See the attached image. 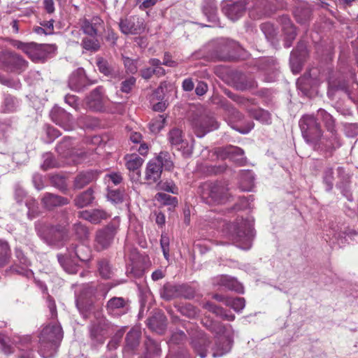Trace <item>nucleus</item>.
Here are the masks:
<instances>
[{"instance_id": "f257e3e1", "label": "nucleus", "mask_w": 358, "mask_h": 358, "mask_svg": "<svg viewBox=\"0 0 358 358\" xmlns=\"http://www.w3.org/2000/svg\"><path fill=\"white\" fill-rule=\"evenodd\" d=\"M69 215L68 210L64 209L56 214V224L37 222L35 224L37 235L48 245L62 247L69 236Z\"/></svg>"}, {"instance_id": "f03ea898", "label": "nucleus", "mask_w": 358, "mask_h": 358, "mask_svg": "<svg viewBox=\"0 0 358 358\" xmlns=\"http://www.w3.org/2000/svg\"><path fill=\"white\" fill-rule=\"evenodd\" d=\"M63 338L60 325L45 326L39 335L38 352L43 358H52L57 353Z\"/></svg>"}, {"instance_id": "7ed1b4c3", "label": "nucleus", "mask_w": 358, "mask_h": 358, "mask_svg": "<svg viewBox=\"0 0 358 358\" xmlns=\"http://www.w3.org/2000/svg\"><path fill=\"white\" fill-rule=\"evenodd\" d=\"M57 259L64 270L70 274L78 271V262H87L91 259V250L83 244L71 245L66 254H58Z\"/></svg>"}, {"instance_id": "20e7f679", "label": "nucleus", "mask_w": 358, "mask_h": 358, "mask_svg": "<svg viewBox=\"0 0 358 358\" xmlns=\"http://www.w3.org/2000/svg\"><path fill=\"white\" fill-rule=\"evenodd\" d=\"M201 197L208 205L224 204L229 201L231 194L226 182L216 181L201 187Z\"/></svg>"}, {"instance_id": "39448f33", "label": "nucleus", "mask_w": 358, "mask_h": 358, "mask_svg": "<svg viewBox=\"0 0 358 358\" xmlns=\"http://www.w3.org/2000/svg\"><path fill=\"white\" fill-rule=\"evenodd\" d=\"M232 240L243 250L251 248L253 234L252 224L248 220L241 219L230 227Z\"/></svg>"}, {"instance_id": "423d86ee", "label": "nucleus", "mask_w": 358, "mask_h": 358, "mask_svg": "<svg viewBox=\"0 0 358 358\" xmlns=\"http://www.w3.org/2000/svg\"><path fill=\"white\" fill-rule=\"evenodd\" d=\"M303 138L306 142L317 146L322 137V129L315 116L313 115H303L299 122Z\"/></svg>"}, {"instance_id": "0eeeda50", "label": "nucleus", "mask_w": 358, "mask_h": 358, "mask_svg": "<svg viewBox=\"0 0 358 358\" xmlns=\"http://www.w3.org/2000/svg\"><path fill=\"white\" fill-rule=\"evenodd\" d=\"M120 228V219L115 217L105 227L95 233L94 248L96 251L108 249L113 243Z\"/></svg>"}, {"instance_id": "6e6552de", "label": "nucleus", "mask_w": 358, "mask_h": 358, "mask_svg": "<svg viewBox=\"0 0 358 358\" xmlns=\"http://www.w3.org/2000/svg\"><path fill=\"white\" fill-rule=\"evenodd\" d=\"M114 327L105 316L98 313L96 320L89 326L90 337L94 343L103 344Z\"/></svg>"}, {"instance_id": "1a4fd4ad", "label": "nucleus", "mask_w": 358, "mask_h": 358, "mask_svg": "<svg viewBox=\"0 0 358 358\" xmlns=\"http://www.w3.org/2000/svg\"><path fill=\"white\" fill-rule=\"evenodd\" d=\"M225 94L229 98L236 102L240 106L248 110L251 117L254 119L266 124H270L271 123V116L268 111L262 108H250L251 105L255 104L254 99H246L229 90L225 91Z\"/></svg>"}, {"instance_id": "9d476101", "label": "nucleus", "mask_w": 358, "mask_h": 358, "mask_svg": "<svg viewBox=\"0 0 358 358\" xmlns=\"http://www.w3.org/2000/svg\"><path fill=\"white\" fill-rule=\"evenodd\" d=\"M239 45L234 41L222 39L213 51V58L217 61H231L237 57Z\"/></svg>"}, {"instance_id": "9b49d317", "label": "nucleus", "mask_w": 358, "mask_h": 358, "mask_svg": "<svg viewBox=\"0 0 358 358\" xmlns=\"http://www.w3.org/2000/svg\"><path fill=\"white\" fill-rule=\"evenodd\" d=\"M1 62L6 71L17 73H21L28 67V62L13 52L4 53L1 57Z\"/></svg>"}, {"instance_id": "f8f14e48", "label": "nucleus", "mask_w": 358, "mask_h": 358, "mask_svg": "<svg viewBox=\"0 0 358 358\" xmlns=\"http://www.w3.org/2000/svg\"><path fill=\"white\" fill-rule=\"evenodd\" d=\"M119 28L124 34L136 35L141 34L145 31V24L143 18L137 15H131L124 19H120Z\"/></svg>"}, {"instance_id": "ddd939ff", "label": "nucleus", "mask_w": 358, "mask_h": 358, "mask_svg": "<svg viewBox=\"0 0 358 358\" xmlns=\"http://www.w3.org/2000/svg\"><path fill=\"white\" fill-rule=\"evenodd\" d=\"M105 307L107 313L113 317H120L131 310L130 301L121 296L112 297Z\"/></svg>"}, {"instance_id": "4468645a", "label": "nucleus", "mask_w": 358, "mask_h": 358, "mask_svg": "<svg viewBox=\"0 0 358 358\" xmlns=\"http://www.w3.org/2000/svg\"><path fill=\"white\" fill-rule=\"evenodd\" d=\"M195 134L199 138L203 137L207 133L218 128V123L213 116L203 115L194 119L192 122Z\"/></svg>"}, {"instance_id": "2eb2a0df", "label": "nucleus", "mask_w": 358, "mask_h": 358, "mask_svg": "<svg viewBox=\"0 0 358 358\" xmlns=\"http://www.w3.org/2000/svg\"><path fill=\"white\" fill-rule=\"evenodd\" d=\"M168 140L171 146L176 147L182 151L184 156L189 157L192 153V146L189 145L187 141L184 139L181 129L173 128L168 134Z\"/></svg>"}, {"instance_id": "dca6fc26", "label": "nucleus", "mask_w": 358, "mask_h": 358, "mask_svg": "<svg viewBox=\"0 0 358 358\" xmlns=\"http://www.w3.org/2000/svg\"><path fill=\"white\" fill-rule=\"evenodd\" d=\"M96 82V80H90L86 76L85 70L83 68H79L71 74L68 85L72 90L80 92Z\"/></svg>"}, {"instance_id": "f3484780", "label": "nucleus", "mask_w": 358, "mask_h": 358, "mask_svg": "<svg viewBox=\"0 0 358 358\" xmlns=\"http://www.w3.org/2000/svg\"><path fill=\"white\" fill-rule=\"evenodd\" d=\"M308 55L306 43L303 41L299 42L296 48L291 52L289 59L290 66L294 73L300 72Z\"/></svg>"}, {"instance_id": "a211bd4d", "label": "nucleus", "mask_w": 358, "mask_h": 358, "mask_svg": "<svg viewBox=\"0 0 358 358\" xmlns=\"http://www.w3.org/2000/svg\"><path fill=\"white\" fill-rule=\"evenodd\" d=\"M79 24L83 33L89 36H97L101 29H104L103 20L98 15L91 18H82L79 21Z\"/></svg>"}, {"instance_id": "6ab92c4d", "label": "nucleus", "mask_w": 358, "mask_h": 358, "mask_svg": "<svg viewBox=\"0 0 358 358\" xmlns=\"http://www.w3.org/2000/svg\"><path fill=\"white\" fill-rule=\"evenodd\" d=\"M51 120L64 130L70 131L74 128V121L71 115L62 108L55 106L50 111Z\"/></svg>"}, {"instance_id": "aec40b11", "label": "nucleus", "mask_w": 358, "mask_h": 358, "mask_svg": "<svg viewBox=\"0 0 358 358\" xmlns=\"http://www.w3.org/2000/svg\"><path fill=\"white\" fill-rule=\"evenodd\" d=\"M244 154L243 149L234 145L222 148L217 152L218 157L223 159H229L238 166H243L246 163L247 159Z\"/></svg>"}, {"instance_id": "412c9836", "label": "nucleus", "mask_w": 358, "mask_h": 358, "mask_svg": "<svg viewBox=\"0 0 358 358\" xmlns=\"http://www.w3.org/2000/svg\"><path fill=\"white\" fill-rule=\"evenodd\" d=\"M57 47L52 44H39L31 42L28 55L33 60L45 59L50 54L56 51Z\"/></svg>"}, {"instance_id": "4be33fe9", "label": "nucleus", "mask_w": 358, "mask_h": 358, "mask_svg": "<svg viewBox=\"0 0 358 358\" xmlns=\"http://www.w3.org/2000/svg\"><path fill=\"white\" fill-rule=\"evenodd\" d=\"M56 150L59 155L63 157H78L79 159H83L86 153L83 151H78L73 147V143L69 137H64L60 141L57 147Z\"/></svg>"}, {"instance_id": "5701e85b", "label": "nucleus", "mask_w": 358, "mask_h": 358, "mask_svg": "<svg viewBox=\"0 0 358 358\" xmlns=\"http://www.w3.org/2000/svg\"><path fill=\"white\" fill-rule=\"evenodd\" d=\"M245 0L231 1L223 8L225 15L231 20H238L245 11Z\"/></svg>"}, {"instance_id": "b1692460", "label": "nucleus", "mask_w": 358, "mask_h": 358, "mask_svg": "<svg viewBox=\"0 0 358 358\" xmlns=\"http://www.w3.org/2000/svg\"><path fill=\"white\" fill-rule=\"evenodd\" d=\"M212 102L224 110L232 121L238 122L243 119V115L242 113L235 108L226 99L215 96L212 99Z\"/></svg>"}, {"instance_id": "393cba45", "label": "nucleus", "mask_w": 358, "mask_h": 358, "mask_svg": "<svg viewBox=\"0 0 358 358\" xmlns=\"http://www.w3.org/2000/svg\"><path fill=\"white\" fill-rule=\"evenodd\" d=\"M99 173V171L96 170H87L80 172L74 178V189H82L90 183L96 181Z\"/></svg>"}, {"instance_id": "a878e982", "label": "nucleus", "mask_w": 358, "mask_h": 358, "mask_svg": "<svg viewBox=\"0 0 358 358\" xmlns=\"http://www.w3.org/2000/svg\"><path fill=\"white\" fill-rule=\"evenodd\" d=\"M41 203L45 208L51 210L56 207L69 204V199L52 193L46 192L41 198Z\"/></svg>"}, {"instance_id": "bb28decb", "label": "nucleus", "mask_w": 358, "mask_h": 358, "mask_svg": "<svg viewBox=\"0 0 358 358\" xmlns=\"http://www.w3.org/2000/svg\"><path fill=\"white\" fill-rule=\"evenodd\" d=\"M328 132L329 133V136L321 137L317 145L319 148L331 152L334 150L339 148L341 143L336 129Z\"/></svg>"}, {"instance_id": "cd10ccee", "label": "nucleus", "mask_w": 358, "mask_h": 358, "mask_svg": "<svg viewBox=\"0 0 358 358\" xmlns=\"http://www.w3.org/2000/svg\"><path fill=\"white\" fill-rule=\"evenodd\" d=\"M210 341L208 337L203 333H199L192 341V346L195 352L201 357L207 356L208 349Z\"/></svg>"}, {"instance_id": "c85d7f7f", "label": "nucleus", "mask_w": 358, "mask_h": 358, "mask_svg": "<svg viewBox=\"0 0 358 358\" xmlns=\"http://www.w3.org/2000/svg\"><path fill=\"white\" fill-rule=\"evenodd\" d=\"M233 340L230 337H217L212 348L213 357H222L230 352Z\"/></svg>"}, {"instance_id": "c756f323", "label": "nucleus", "mask_w": 358, "mask_h": 358, "mask_svg": "<svg viewBox=\"0 0 358 358\" xmlns=\"http://www.w3.org/2000/svg\"><path fill=\"white\" fill-rule=\"evenodd\" d=\"M126 161L127 168L130 171H132V174L130 175L131 180H138L141 177L139 169L144 162L143 159L139 157L138 155L134 154L129 156H127Z\"/></svg>"}, {"instance_id": "7c9ffc66", "label": "nucleus", "mask_w": 358, "mask_h": 358, "mask_svg": "<svg viewBox=\"0 0 358 358\" xmlns=\"http://www.w3.org/2000/svg\"><path fill=\"white\" fill-rule=\"evenodd\" d=\"M103 87L101 86L95 88L87 97V106L94 111H102L103 110Z\"/></svg>"}, {"instance_id": "2f4dec72", "label": "nucleus", "mask_w": 358, "mask_h": 358, "mask_svg": "<svg viewBox=\"0 0 358 358\" xmlns=\"http://www.w3.org/2000/svg\"><path fill=\"white\" fill-rule=\"evenodd\" d=\"M214 280V284L222 286L229 290L238 293L243 292V287L234 278L222 275L217 277Z\"/></svg>"}, {"instance_id": "473e14b6", "label": "nucleus", "mask_w": 358, "mask_h": 358, "mask_svg": "<svg viewBox=\"0 0 358 358\" xmlns=\"http://www.w3.org/2000/svg\"><path fill=\"white\" fill-rule=\"evenodd\" d=\"M79 215L80 217L92 224H99L102 220H107L110 217V215L106 211L101 209L83 210L80 212Z\"/></svg>"}, {"instance_id": "72a5a7b5", "label": "nucleus", "mask_w": 358, "mask_h": 358, "mask_svg": "<svg viewBox=\"0 0 358 358\" xmlns=\"http://www.w3.org/2000/svg\"><path fill=\"white\" fill-rule=\"evenodd\" d=\"M162 173V166L153 159L147 164L145 179L150 184L157 182L161 178Z\"/></svg>"}, {"instance_id": "f704fd0d", "label": "nucleus", "mask_w": 358, "mask_h": 358, "mask_svg": "<svg viewBox=\"0 0 358 358\" xmlns=\"http://www.w3.org/2000/svg\"><path fill=\"white\" fill-rule=\"evenodd\" d=\"M148 327L153 331L162 333L166 327L167 320L164 313L161 312L156 313L148 319Z\"/></svg>"}, {"instance_id": "c9c22d12", "label": "nucleus", "mask_w": 358, "mask_h": 358, "mask_svg": "<svg viewBox=\"0 0 358 358\" xmlns=\"http://www.w3.org/2000/svg\"><path fill=\"white\" fill-rule=\"evenodd\" d=\"M161 298L165 301H171L180 297L179 285L171 282L165 283L159 290Z\"/></svg>"}, {"instance_id": "e433bc0d", "label": "nucleus", "mask_w": 358, "mask_h": 358, "mask_svg": "<svg viewBox=\"0 0 358 358\" xmlns=\"http://www.w3.org/2000/svg\"><path fill=\"white\" fill-rule=\"evenodd\" d=\"M20 101L15 96L5 94L1 103L2 112L6 113L15 112L20 107Z\"/></svg>"}, {"instance_id": "4c0bfd02", "label": "nucleus", "mask_w": 358, "mask_h": 358, "mask_svg": "<svg viewBox=\"0 0 358 358\" xmlns=\"http://www.w3.org/2000/svg\"><path fill=\"white\" fill-rule=\"evenodd\" d=\"M202 12L209 22H216L217 21V6L213 0L204 1Z\"/></svg>"}, {"instance_id": "58836bf2", "label": "nucleus", "mask_w": 358, "mask_h": 358, "mask_svg": "<svg viewBox=\"0 0 358 358\" xmlns=\"http://www.w3.org/2000/svg\"><path fill=\"white\" fill-rule=\"evenodd\" d=\"M145 352L140 358H155L161 354L159 344L152 339L148 338L145 342Z\"/></svg>"}, {"instance_id": "ea45409f", "label": "nucleus", "mask_w": 358, "mask_h": 358, "mask_svg": "<svg viewBox=\"0 0 358 358\" xmlns=\"http://www.w3.org/2000/svg\"><path fill=\"white\" fill-rule=\"evenodd\" d=\"M317 120L323 122L327 131H333L336 129L335 120L333 116L322 108L317 110L316 113Z\"/></svg>"}, {"instance_id": "a19ab883", "label": "nucleus", "mask_w": 358, "mask_h": 358, "mask_svg": "<svg viewBox=\"0 0 358 358\" xmlns=\"http://www.w3.org/2000/svg\"><path fill=\"white\" fill-rule=\"evenodd\" d=\"M93 193L94 192L92 188H89L80 193L74 199L75 206L78 208H83L92 203L94 199Z\"/></svg>"}, {"instance_id": "79ce46f5", "label": "nucleus", "mask_w": 358, "mask_h": 358, "mask_svg": "<svg viewBox=\"0 0 358 358\" xmlns=\"http://www.w3.org/2000/svg\"><path fill=\"white\" fill-rule=\"evenodd\" d=\"M282 20V29L287 35V40L285 41V46L286 48H289L291 46L292 41H293L296 36V31L295 27L288 17H284Z\"/></svg>"}, {"instance_id": "37998d69", "label": "nucleus", "mask_w": 358, "mask_h": 358, "mask_svg": "<svg viewBox=\"0 0 358 358\" xmlns=\"http://www.w3.org/2000/svg\"><path fill=\"white\" fill-rule=\"evenodd\" d=\"M80 45L83 49L91 52H96L101 48L100 41L96 36L84 37Z\"/></svg>"}, {"instance_id": "c03bdc74", "label": "nucleus", "mask_w": 358, "mask_h": 358, "mask_svg": "<svg viewBox=\"0 0 358 358\" xmlns=\"http://www.w3.org/2000/svg\"><path fill=\"white\" fill-rule=\"evenodd\" d=\"M155 161H157V163L162 166V169H164L165 170L170 171L173 168V162L172 159V155L166 151L160 152L158 156L155 158Z\"/></svg>"}, {"instance_id": "a18cd8bd", "label": "nucleus", "mask_w": 358, "mask_h": 358, "mask_svg": "<svg viewBox=\"0 0 358 358\" xmlns=\"http://www.w3.org/2000/svg\"><path fill=\"white\" fill-rule=\"evenodd\" d=\"M10 257V248L8 242L0 240V268L8 264Z\"/></svg>"}, {"instance_id": "49530a36", "label": "nucleus", "mask_w": 358, "mask_h": 358, "mask_svg": "<svg viewBox=\"0 0 358 358\" xmlns=\"http://www.w3.org/2000/svg\"><path fill=\"white\" fill-rule=\"evenodd\" d=\"M96 292V289L92 285H85L82 289L80 295L76 300L77 307L80 308V306L84 304V300L85 299H90L92 296L95 294Z\"/></svg>"}, {"instance_id": "de8ad7c7", "label": "nucleus", "mask_w": 358, "mask_h": 358, "mask_svg": "<svg viewBox=\"0 0 358 358\" xmlns=\"http://www.w3.org/2000/svg\"><path fill=\"white\" fill-rule=\"evenodd\" d=\"M271 13V8L268 5L266 0H262L259 4H257L253 10L251 11V15L255 16L256 14L257 18H261L264 16H268Z\"/></svg>"}, {"instance_id": "09e8293b", "label": "nucleus", "mask_w": 358, "mask_h": 358, "mask_svg": "<svg viewBox=\"0 0 358 358\" xmlns=\"http://www.w3.org/2000/svg\"><path fill=\"white\" fill-rule=\"evenodd\" d=\"M96 64L99 72L104 76H112L113 75L114 69L106 59L101 57H97Z\"/></svg>"}, {"instance_id": "8fccbe9b", "label": "nucleus", "mask_w": 358, "mask_h": 358, "mask_svg": "<svg viewBox=\"0 0 358 358\" xmlns=\"http://www.w3.org/2000/svg\"><path fill=\"white\" fill-rule=\"evenodd\" d=\"M26 206L28 209L27 216L30 220H32L39 215L41 210L38 203L36 199L29 197L26 199Z\"/></svg>"}, {"instance_id": "3c124183", "label": "nucleus", "mask_w": 358, "mask_h": 358, "mask_svg": "<svg viewBox=\"0 0 358 358\" xmlns=\"http://www.w3.org/2000/svg\"><path fill=\"white\" fill-rule=\"evenodd\" d=\"M140 332L136 330L129 331L126 336V347L129 350H134L139 345Z\"/></svg>"}, {"instance_id": "603ef678", "label": "nucleus", "mask_w": 358, "mask_h": 358, "mask_svg": "<svg viewBox=\"0 0 358 358\" xmlns=\"http://www.w3.org/2000/svg\"><path fill=\"white\" fill-rule=\"evenodd\" d=\"M225 305L233 308L236 312L239 313L245 308V301L242 297H229L225 300Z\"/></svg>"}, {"instance_id": "864d4df0", "label": "nucleus", "mask_w": 358, "mask_h": 358, "mask_svg": "<svg viewBox=\"0 0 358 358\" xmlns=\"http://www.w3.org/2000/svg\"><path fill=\"white\" fill-rule=\"evenodd\" d=\"M334 170L331 167L324 169L322 174V182L326 186V190L330 192L334 187Z\"/></svg>"}, {"instance_id": "5fc2aeb1", "label": "nucleus", "mask_w": 358, "mask_h": 358, "mask_svg": "<svg viewBox=\"0 0 358 358\" xmlns=\"http://www.w3.org/2000/svg\"><path fill=\"white\" fill-rule=\"evenodd\" d=\"M165 123L166 117L159 115L150 122L149 128L152 132L158 133L164 127Z\"/></svg>"}, {"instance_id": "6e6d98bb", "label": "nucleus", "mask_w": 358, "mask_h": 358, "mask_svg": "<svg viewBox=\"0 0 358 358\" xmlns=\"http://www.w3.org/2000/svg\"><path fill=\"white\" fill-rule=\"evenodd\" d=\"M156 199L166 206L176 207L178 205V199L168 194L159 192L155 196Z\"/></svg>"}, {"instance_id": "4d7b16f0", "label": "nucleus", "mask_w": 358, "mask_h": 358, "mask_svg": "<svg viewBox=\"0 0 358 358\" xmlns=\"http://www.w3.org/2000/svg\"><path fill=\"white\" fill-rule=\"evenodd\" d=\"M98 265L99 271L101 277L106 279L110 278L113 275V270L109 262L106 259H101Z\"/></svg>"}, {"instance_id": "13d9d810", "label": "nucleus", "mask_w": 358, "mask_h": 358, "mask_svg": "<svg viewBox=\"0 0 358 358\" xmlns=\"http://www.w3.org/2000/svg\"><path fill=\"white\" fill-rule=\"evenodd\" d=\"M310 15L311 12L307 8H298L294 11L296 20L301 24H305L308 20H309Z\"/></svg>"}, {"instance_id": "bf43d9fd", "label": "nucleus", "mask_w": 358, "mask_h": 358, "mask_svg": "<svg viewBox=\"0 0 358 358\" xmlns=\"http://www.w3.org/2000/svg\"><path fill=\"white\" fill-rule=\"evenodd\" d=\"M261 29L268 41H272L277 34V30L273 24L265 22L261 24Z\"/></svg>"}, {"instance_id": "052dcab7", "label": "nucleus", "mask_w": 358, "mask_h": 358, "mask_svg": "<svg viewBox=\"0 0 358 358\" xmlns=\"http://www.w3.org/2000/svg\"><path fill=\"white\" fill-rule=\"evenodd\" d=\"M108 199L115 203H120L123 201L124 199V190L120 189H108Z\"/></svg>"}, {"instance_id": "680f3d73", "label": "nucleus", "mask_w": 358, "mask_h": 358, "mask_svg": "<svg viewBox=\"0 0 358 358\" xmlns=\"http://www.w3.org/2000/svg\"><path fill=\"white\" fill-rule=\"evenodd\" d=\"M51 182L53 186L65 193L67 191V185L64 177L61 176H53L51 178Z\"/></svg>"}, {"instance_id": "e2e57ef3", "label": "nucleus", "mask_w": 358, "mask_h": 358, "mask_svg": "<svg viewBox=\"0 0 358 358\" xmlns=\"http://www.w3.org/2000/svg\"><path fill=\"white\" fill-rule=\"evenodd\" d=\"M124 329H120L115 333L114 336L111 338V340L107 345V348L109 350H115L119 346L120 341L124 335Z\"/></svg>"}, {"instance_id": "0e129e2a", "label": "nucleus", "mask_w": 358, "mask_h": 358, "mask_svg": "<svg viewBox=\"0 0 358 358\" xmlns=\"http://www.w3.org/2000/svg\"><path fill=\"white\" fill-rule=\"evenodd\" d=\"M59 164L55 161V158L51 154L46 153L43 155V162L41 164V168L44 170H48L52 168L58 167Z\"/></svg>"}, {"instance_id": "69168bd1", "label": "nucleus", "mask_w": 358, "mask_h": 358, "mask_svg": "<svg viewBox=\"0 0 358 358\" xmlns=\"http://www.w3.org/2000/svg\"><path fill=\"white\" fill-rule=\"evenodd\" d=\"M179 292L180 297L187 299H193L195 296L194 289L185 284L179 285Z\"/></svg>"}, {"instance_id": "338daca9", "label": "nucleus", "mask_w": 358, "mask_h": 358, "mask_svg": "<svg viewBox=\"0 0 358 358\" xmlns=\"http://www.w3.org/2000/svg\"><path fill=\"white\" fill-rule=\"evenodd\" d=\"M297 88L305 96H308L310 93V80L306 78H300L296 82Z\"/></svg>"}, {"instance_id": "774afa93", "label": "nucleus", "mask_w": 358, "mask_h": 358, "mask_svg": "<svg viewBox=\"0 0 358 358\" xmlns=\"http://www.w3.org/2000/svg\"><path fill=\"white\" fill-rule=\"evenodd\" d=\"M208 329L216 335H222L225 332L226 328L225 326L220 322L210 321L209 326H208Z\"/></svg>"}]
</instances>
